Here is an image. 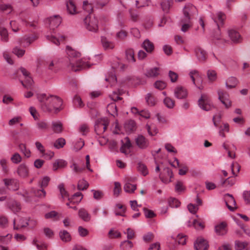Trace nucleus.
Here are the masks:
<instances>
[{
	"label": "nucleus",
	"instance_id": "nucleus-1",
	"mask_svg": "<svg viewBox=\"0 0 250 250\" xmlns=\"http://www.w3.org/2000/svg\"><path fill=\"white\" fill-rule=\"evenodd\" d=\"M38 99L41 103L42 109L44 112L57 113L62 109V101L58 96L42 94L38 96Z\"/></svg>",
	"mask_w": 250,
	"mask_h": 250
},
{
	"label": "nucleus",
	"instance_id": "nucleus-2",
	"mask_svg": "<svg viewBox=\"0 0 250 250\" xmlns=\"http://www.w3.org/2000/svg\"><path fill=\"white\" fill-rule=\"evenodd\" d=\"M66 52L69 60L67 67L72 71L76 72L90 67V64L83 60L77 59L81 56L80 52L68 46L66 48Z\"/></svg>",
	"mask_w": 250,
	"mask_h": 250
},
{
	"label": "nucleus",
	"instance_id": "nucleus-3",
	"mask_svg": "<svg viewBox=\"0 0 250 250\" xmlns=\"http://www.w3.org/2000/svg\"><path fill=\"white\" fill-rule=\"evenodd\" d=\"M85 28L89 31L96 32L98 30V21L92 15H88L84 19Z\"/></svg>",
	"mask_w": 250,
	"mask_h": 250
},
{
	"label": "nucleus",
	"instance_id": "nucleus-4",
	"mask_svg": "<svg viewBox=\"0 0 250 250\" xmlns=\"http://www.w3.org/2000/svg\"><path fill=\"white\" fill-rule=\"evenodd\" d=\"M109 125V121L107 117L98 119L95 124V131L97 134L101 135L103 133Z\"/></svg>",
	"mask_w": 250,
	"mask_h": 250
},
{
	"label": "nucleus",
	"instance_id": "nucleus-5",
	"mask_svg": "<svg viewBox=\"0 0 250 250\" xmlns=\"http://www.w3.org/2000/svg\"><path fill=\"white\" fill-rule=\"evenodd\" d=\"M225 16L221 13L218 12L216 14V17H214L213 20L217 25V29L213 34V38L214 40H220L222 39L219 27L220 24H222L224 20Z\"/></svg>",
	"mask_w": 250,
	"mask_h": 250
},
{
	"label": "nucleus",
	"instance_id": "nucleus-6",
	"mask_svg": "<svg viewBox=\"0 0 250 250\" xmlns=\"http://www.w3.org/2000/svg\"><path fill=\"white\" fill-rule=\"evenodd\" d=\"M198 105L201 108L205 111L210 110L213 107L208 96L206 94L201 95L198 100Z\"/></svg>",
	"mask_w": 250,
	"mask_h": 250
},
{
	"label": "nucleus",
	"instance_id": "nucleus-7",
	"mask_svg": "<svg viewBox=\"0 0 250 250\" xmlns=\"http://www.w3.org/2000/svg\"><path fill=\"white\" fill-rule=\"evenodd\" d=\"M20 70L23 75L24 76V82L21 81L22 85L26 88H31L33 81L29 76L28 72L23 67H21Z\"/></svg>",
	"mask_w": 250,
	"mask_h": 250
},
{
	"label": "nucleus",
	"instance_id": "nucleus-8",
	"mask_svg": "<svg viewBox=\"0 0 250 250\" xmlns=\"http://www.w3.org/2000/svg\"><path fill=\"white\" fill-rule=\"evenodd\" d=\"M224 200L227 207L230 211H233L237 208L235 200L232 195L229 193L225 194Z\"/></svg>",
	"mask_w": 250,
	"mask_h": 250
},
{
	"label": "nucleus",
	"instance_id": "nucleus-9",
	"mask_svg": "<svg viewBox=\"0 0 250 250\" xmlns=\"http://www.w3.org/2000/svg\"><path fill=\"white\" fill-rule=\"evenodd\" d=\"M218 98L224 104L227 108H229L231 106V102L229 99V95L227 92L219 89L218 90Z\"/></svg>",
	"mask_w": 250,
	"mask_h": 250
},
{
	"label": "nucleus",
	"instance_id": "nucleus-10",
	"mask_svg": "<svg viewBox=\"0 0 250 250\" xmlns=\"http://www.w3.org/2000/svg\"><path fill=\"white\" fill-rule=\"evenodd\" d=\"M208 247V242L202 238H198L194 244L195 250H207Z\"/></svg>",
	"mask_w": 250,
	"mask_h": 250
},
{
	"label": "nucleus",
	"instance_id": "nucleus-11",
	"mask_svg": "<svg viewBox=\"0 0 250 250\" xmlns=\"http://www.w3.org/2000/svg\"><path fill=\"white\" fill-rule=\"evenodd\" d=\"M135 142L137 146L141 149H145L149 146V141L144 136L139 135L135 139Z\"/></svg>",
	"mask_w": 250,
	"mask_h": 250
},
{
	"label": "nucleus",
	"instance_id": "nucleus-12",
	"mask_svg": "<svg viewBox=\"0 0 250 250\" xmlns=\"http://www.w3.org/2000/svg\"><path fill=\"white\" fill-rule=\"evenodd\" d=\"M49 27L51 29H54L61 24L62 19L59 15L50 17L48 19Z\"/></svg>",
	"mask_w": 250,
	"mask_h": 250
},
{
	"label": "nucleus",
	"instance_id": "nucleus-13",
	"mask_svg": "<svg viewBox=\"0 0 250 250\" xmlns=\"http://www.w3.org/2000/svg\"><path fill=\"white\" fill-rule=\"evenodd\" d=\"M229 36L231 41L235 43H238L242 42V38L240 34L236 30L231 29L228 31Z\"/></svg>",
	"mask_w": 250,
	"mask_h": 250
},
{
	"label": "nucleus",
	"instance_id": "nucleus-14",
	"mask_svg": "<svg viewBox=\"0 0 250 250\" xmlns=\"http://www.w3.org/2000/svg\"><path fill=\"white\" fill-rule=\"evenodd\" d=\"M46 39L56 45H59L61 42H63L65 39V36L63 35H58L57 36L51 35H47Z\"/></svg>",
	"mask_w": 250,
	"mask_h": 250
},
{
	"label": "nucleus",
	"instance_id": "nucleus-15",
	"mask_svg": "<svg viewBox=\"0 0 250 250\" xmlns=\"http://www.w3.org/2000/svg\"><path fill=\"white\" fill-rule=\"evenodd\" d=\"M174 93L175 97L179 99L186 98L188 95L187 90L181 86L176 87Z\"/></svg>",
	"mask_w": 250,
	"mask_h": 250
},
{
	"label": "nucleus",
	"instance_id": "nucleus-16",
	"mask_svg": "<svg viewBox=\"0 0 250 250\" xmlns=\"http://www.w3.org/2000/svg\"><path fill=\"white\" fill-rule=\"evenodd\" d=\"M197 13V10L196 7L191 3L187 4L183 9V14H187L191 17Z\"/></svg>",
	"mask_w": 250,
	"mask_h": 250
},
{
	"label": "nucleus",
	"instance_id": "nucleus-17",
	"mask_svg": "<svg viewBox=\"0 0 250 250\" xmlns=\"http://www.w3.org/2000/svg\"><path fill=\"white\" fill-rule=\"evenodd\" d=\"M17 172L21 177L26 178L28 176L29 168L25 164H21L18 167Z\"/></svg>",
	"mask_w": 250,
	"mask_h": 250
},
{
	"label": "nucleus",
	"instance_id": "nucleus-18",
	"mask_svg": "<svg viewBox=\"0 0 250 250\" xmlns=\"http://www.w3.org/2000/svg\"><path fill=\"white\" fill-rule=\"evenodd\" d=\"M164 171L165 172V176L160 177V179L163 183L167 184L171 181V179L173 176V172L168 167L165 168Z\"/></svg>",
	"mask_w": 250,
	"mask_h": 250
},
{
	"label": "nucleus",
	"instance_id": "nucleus-19",
	"mask_svg": "<svg viewBox=\"0 0 250 250\" xmlns=\"http://www.w3.org/2000/svg\"><path fill=\"white\" fill-rule=\"evenodd\" d=\"M227 224L225 222H222L216 225L215 227V230L216 234L218 235H224L227 233Z\"/></svg>",
	"mask_w": 250,
	"mask_h": 250
},
{
	"label": "nucleus",
	"instance_id": "nucleus-20",
	"mask_svg": "<svg viewBox=\"0 0 250 250\" xmlns=\"http://www.w3.org/2000/svg\"><path fill=\"white\" fill-rule=\"evenodd\" d=\"M4 184L10 190H16L18 189L19 186L16 180L12 179L3 180Z\"/></svg>",
	"mask_w": 250,
	"mask_h": 250
},
{
	"label": "nucleus",
	"instance_id": "nucleus-21",
	"mask_svg": "<svg viewBox=\"0 0 250 250\" xmlns=\"http://www.w3.org/2000/svg\"><path fill=\"white\" fill-rule=\"evenodd\" d=\"M132 146V144L128 137H126L124 139V143H123L120 150L122 153L125 154H128L129 153V149Z\"/></svg>",
	"mask_w": 250,
	"mask_h": 250
},
{
	"label": "nucleus",
	"instance_id": "nucleus-22",
	"mask_svg": "<svg viewBox=\"0 0 250 250\" xmlns=\"http://www.w3.org/2000/svg\"><path fill=\"white\" fill-rule=\"evenodd\" d=\"M195 51L196 56L199 61L200 62H204L207 58V55L206 51L199 47L196 48Z\"/></svg>",
	"mask_w": 250,
	"mask_h": 250
},
{
	"label": "nucleus",
	"instance_id": "nucleus-23",
	"mask_svg": "<svg viewBox=\"0 0 250 250\" xmlns=\"http://www.w3.org/2000/svg\"><path fill=\"white\" fill-rule=\"evenodd\" d=\"M124 127L127 132L131 133L136 130V125L134 121L130 120L125 123Z\"/></svg>",
	"mask_w": 250,
	"mask_h": 250
},
{
	"label": "nucleus",
	"instance_id": "nucleus-24",
	"mask_svg": "<svg viewBox=\"0 0 250 250\" xmlns=\"http://www.w3.org/2000/svg\"><path fill=\"white\" fill-rule=\"evenodd\" d=\"M125 59L128 62L134 63L136 62L134 57V51L132 48H128L125 51Z\"/></svg>",
	"mask_w": 250,
	"mask_h": 250
},
{
	"label": "nucleus",
	"instance_id": "nucleus-25",
	"mask_svg": "<svg viewBox=\"0 0 250 250\" xmlns=\"http://www.w3.org/2000/svg\"><path fill=\"white\" fill-rule=\"evenodd\" d=\"M30 223H28V219L26 218H21L17 225H16V220L15 219L13 220L14 229H19L26 227Z\"/></svg>",
	"mask_w": 250,
	"mask_h": 250
},
{
	"label": "nucleus",
	"instance_id": "nucleus-26",
	"mask_svg": "<svg viewBox=\"0 0 250 250\" xmlns=\"http://www.w3.org/2000/svg\"><path fill=\"white\" fill-rule=\"evenodd\" d=\"M78 215L79 217L85 222H88L90 220V215L84 208H82L80 209L78 211Z\"/></svg>",
	"mask_w": 250,
	"mask_h": 250
},
{
	"label": "nucleus",
	"instance_id": "nucleus-27",
	"mask_svg": "<svg viewBox=\"0 0 250 250\" xmlns=\"http://www.w3.org/2000/svg\"><path fill=\"white\" fill-rule=\"evenodd\" d=\"M37 37L36 36L30 37H24V38L20 41V43L24 47L29 45L32 42H34Z\"/></svg>",
	"mask_w": 250,
	"mask_h": 250
},
{
	"label": "nucleus",
	"instance_id": "nucleus-28",
	"mask_svg": "<svg viewBox=\"0 0 250 250\" xmlns=\"http://www.w3.org/2000/svg\"><path fill=\"white\" fill-rule=\"evenodd\" d=\"M238 83V80L233 77L229 78L226 82V86L227 88L231 89L235 87Z\"/></svg>",
	"mask_w": 250,
	"mask_h": 250
},
{
	"label": "nucleus",
	"instance_id": "nucleus-29",
	"mask_svg": "<svg viewBox=\"0 0 250 250\" xmlns=\"http://www.w3.org/2000/svg\"><path fill=\"white\" fill-rule=\"evenodd\" d=\"M159 75V68L154 67L146 70L145 75L147 77H155Z\"/></svg>",
	"mask_w": 250,
	"mask_h": 250
},
{
	"label": "nucleus",
	"instance_id": "nucleus-30",
	"mask_svg": "<svg viewBox=\"0 0 250 250\" xmlns=\"http://www.w3.org/2000/svg\"><path fill=\"white\" fill-rule=\"evenodd\" d=\"M142 47L148 53L152 52L154 48L153 43L147 39L144 41Z\"/></svg>",
	"mask_w": 250,
	"mask_h": 250
},
{
	"label": "nucleus",
	"instance_id": "nucleus-31",
	"mask_svg": "<svg viewBox=\"0 0 250 250\" xmlns=\"http://www.w3.org/2000/svg\"><path fill=\"white\" fill-rule=\"evenodd\" d=\"M52 129L56 133H61L62 130V125L60 121H53L52 123Z\"/></svg>",
	"mask_w": 250,
	"mask_h": 250
},
{
	"label": "nucleus",
	"instance_id": "nucleus-32",
	"mask_svg": "<svg viewBox=\"0 0 250 250\" xmlns=\"http://www.w3.org/2000/svg\"><path fill=\"white\" fill-rule=\"evenodd\" d=\"M66 6L69 14L73 15L77 13L76 5L72 0H69L67 2Z\"/></svg>",
	"mask_w": 250,
	"mask_h": 250
},
{
	"label": "nucleus",
	"instance_id": "nucleus-33",
	"mask_svg": "<svg viewBox=\"0 0 250 250\" xmlns=\"http://www.w3.org/2000/svg\"><path fill=\"white\" fill-rule=\"evenodd\" d=\"M59 235L61 239L63 242H67L71 240V235L66 230H63L60 231Z\"/></svg>",
	"mask_w": 250,
	"mask_h": 250
},
{
	"label": "nucleus",
	"instance_id": "nucleus-34",
	"mask_svg": "<svg viewBox=\"0 0 250 250\" xmlns=\"http://www.w3.org/2000/svg\"><path fill=\"white\" fill-rule=\"evenodd\" d=\"M83 198V195L81 192H78L75 193L73 196L69 198L68 200L70 201L71 203H73L74 204H79L82 200Z\"/></svg>",
	"mask_w": 250,
	"mask_h": 250
},
{
	"label": "nucleus",
	"instance_id": "nucleus-35",
	"mask_svg": "<svg viewBox=\"0 0 250 250\" xmlns=\"http://www.w3.org/2000/svg\"><path fill=\"white\" fill-rule=\"evenodd\" d=\"M67 165V162L62 159L57 160L53 165V169L56 170L59 167H64Z\"/></svg>",
	"mask_w": 250,
	"mask_h": 250
},
{
	"label": "nucleus",
	"instance_id": "nucleus-36",
	"mask_svg": "<svg viewBox=\"0 0 250 250\" xmlns=\"http://www.w3.org/2000/svg\"><path fill=\"white\" fill-rule=\"evenodd\" d=\"M172 0H163L161 2V7L163 10L167 13L169 8L172 5Z\"/></svg>",
	"mask_w": 250,
	"mask_h": 250
},
{
	"label": "nucleus",
	"instance_id": "nucleus-37",
	"mask_svg": "<svg viewBox=\"0 0 250 250\" xmlns=\"http://www.w3.org/2000/svg\"><path fill=\"white\" fill-rule=\"evenodd\" d=\"M9 208L14 212L19 211L21 209V205L19 203L15 201L10 202L8 204Z\"/></svg>",
	"mask_w": 250,
	"mask_h": 250
},
{
	"label": "nucleus",
	"instance_id": "nucleus-38",
	"mask_svg": "<svg viewBox=\"0 0 250 250\" xmlns=\"http://www.w3.org/2000/svg\"><path fill=\"white\" fill-rule=\"evenodd\" d=\"M83 9L88 13V15H92L91 13L93 11V7L91 3L88 0H84L83 1Z\"/></svg>",
	"mask_w": 250,
	"mask_h": 250
},
{
	"label": "nucleus",
	"instance_id": "nucleus-39",
	"mask_svg": "<svg viewBox=\"0 0 250 250\" xmlns=\"http://www.w3.org/2000/svg\"><path fill=\"white\" fill-rule=\"evenodd\" d=\"M248 245L247 242H242L239 240H236L234 242V248L235 250H243Z\"/></svg>",
	"mask_w": 250,
	"mask_h": 250
},
{
	"label": "nucleus",
	"instance_id": "nucleus-40",
	"mask_svg": "<svg viewBox=\"0 0 250 250\" xmlns=\"http://www.w3.org/2000/svg\"><path fill=\"white\" fill-rule=\"evenodd\" d=\"M20 151L27 157L29 158L31 156V151L27 148L25 144H21L19 146Z\"/></svg>",
	"mask_w": 250,
	"mask_h": 250
},
{
	"label": "nucleus",
	"instance_id": "nucleus-41",
	"mask_svg": "<svg viewBox=\"0 0 250 250\" xmlns=\"http://www.w3.org/2000/svg\"><path fill=\"white\" fill-rule=\"evenodd\" d=\"M133 246L132 242L128 240L122 242L120 244V247L123 250H129L133 247Z\"/></svg>",
	"mask_w": 250,
	"mask_h": 250
},
{
	"label": "nucleus",
	"instance_id": "nucleus-42",
	"mask_svg": "<svg viewBox=\"0 0 250 250\" xmlns=\"http://www.w3.org/2000/svg\"><path fill=\"white\" fill-rule=\"evenodd\" d=\"M73 103L74 105L77 107L82 108L84 106V104L83 103L81 98L78 95L74 96L73 100Z\"/></svg>",
	"mask_w": 250,
	"mask_h": 250
},
{
	"label": "nucleus",
	"instance_id": "nucleus-43",
	"mask_svg": "<svg viewBox=\"0 0 250 250\" xmlns=\"http://www.w3.org/2000/svg\"><path fill=\"white\" fill-rule=\"evenodd\" d=\"M122 191L121 184L118 182L114 183V188L113 189V196L117 197Z\"/></svg>",
	"mask_w": 250,
	"mask_h": 250
},
{
	"label": "nucleus",
	"instance_id": "nucleus-44",
	"mask_svg": "<svg viewBox=\"0 0 250 250\" xmlns=\"http://www.w3.org/2000/svg\"><path fill=\"white\" fill-rule=\"evenodd\" d=\"M124 188L126 192L133 193L136 190V186L135 185L127 183L124 185Z\"/></svg>",
	"mask_w": 250,
	"mask_h": 250
},
{
	"label": "nucleus",
	"instance_id": "nucleus-45",
	"mask_svg": "<svg viewBox=\"0 0 250 250\" xmlns=\"http://www.w3.org/2000/svg\"><path fill=\"white\" fill-rule=\"evenodd\" d=\"M240 167V166L236 162L233 163L231 164V173L234 176H237V173L239 172Z\"/></svg>",
	"mask_w": 250,
	"mask_h": 250
},
{
	"label": "nucleus",
	"instance_id": "nucleus-46",
	"mask_svg": "<svg viewBox=\"0 0 250 250\" xmlns=\"http://www.w3.org/2000/svg\"><path fill=\"white\" fill-rule=\"evenodd\" d=\"M65 144V140L62 138L58 139L54 144V146L57 149H60L63 147Z\"/></svg>",
	"mask_w": 250,
	"mask_h": 250
},
{
	"label": "nucleus",
	"instance_id": "nucleus-47",
	"mask_svg": "<svg viewBox=\"0 0 250 250\" xmlns=\"http://www.w3.org/2000/svg\"><path fill=\"white\" fill-rule=\"evenodd\" d=\"M89 186L88 182L83 180H81L78 182V188L80 190H83L86 189Z\"/></svg>",
	"mask_w": 250,
	"mask_h": 250
},
{
	"label": "nucleus",
	"instance_id": "nucleus-48",
	"mask_svg": "<svg viewBox=\"0 0 250 250\" xmlns=\"http://www.w3.org/2000/svg\"><path fill=\"white\" fill-rule=\"evenodd\" d=\"M207 76L210 82H214L217 79V73L213 70H208L207 72Z\"/></svg>",
	"mask_w": 250,
	"mask_h": 250
},
{
	"label": "nucleus",
	"instance_id": "nucleus-49",
	"mask_svg": "<svg viewBox=\"0 0 250 250\" xmlns=\"http://www.w3.org/2000/svg\"><path fill=\"white\" fill-rule=\"evenodd\" d=\"M113 127V133L114 134H119L121 132V126L119 125L118 120L115 119V122L112 124Z\"/></svg>",
	"mask_w": 250,
	"mask_h": 250
},
{
	"label": "nucleus",
	"instance_id": "nucleus-50",
	"mask_svg": "<svg viewBox=\"0 0 250 250\" xmlns=\"http://www.w3.org/2000/svg\"><path fill=\"white\" fill-rule=\"evenodd\" d=\"M48 124L45 121H40L36 124L37 128L40 130H44L48 128Z\"/></svg>",
	"mask_w": 250,
	"mask_h": 250
},
{
	"label": "nucleus",
	"instance_id": "nucleus-51",
	"mask_svg": "<svg viewBox=\"0 0 250 250\" xmlns=\"http://www.w3.org/2000/svg\"><path fill=\"white\" fill-rule=\"evenodd\" d=\"M146 101L148 105L153 106L155 104L156 101L154 97L150 93H148L146 97Z\"/></svg>",
	"mask_w": 250,
	"mask_h": 250
},
{
	"label": "nucleus",
	"instance_id": "nucleus-52",
	"mask_svg": "<svg viewBox=\"0 0 250 250\" xmlns=\"http://www.w3.org/2000/svg\"><path fill=\"white\" fill-rule=\"evenodd\" d=\"M168 204L170 207L171 208H178L181 203L176 198H170L168 200Z\"/></svg>",
	"mask_w": 250,
	"mask_h": 250
},
{
	"label": "nucleus",
	"instance_id": "nucleus-53",
	"mask_svg": "<svg viewBox=\"0 0 250 250\" xmlns=\"http://www.w3.org/2000/svg\"><path fill=\"white\" fill-rule=\"evenodd\" d=\"M0 35L1 37V40L3 42L8 41V32L6 28L0 27Z\"/></svg>",
	"mask_w": 250,
	"mask_h": 250
},
{
	"label": "nucleus",
	"instance_id": "nucleus-54",
	"mask_svg": "<svg viewBox=\"0 0 250 250\" xmlns=\"http://www.w3.org/2000/svg\"><path fill=\"white\" fill-rule=\"evenodd\" d=\"M164 103L165 105L169 108H172L175 104L174 101L171 99L169 97H166L164 100Z\"/></svg>",
	"mask_w": 250,
	"mask_h": 250
},
{
	"label": "nucleus",
	"instance_id": "nucleus-55",
	"mask_svg": "<svg viewBox=\"0 0 250 250\" xmlns=\"http://www.w3.org/2000/svg\"><path fill=\"white\" fill-rule=\"evenodd\" d=\"M32 245L35 246L38 250H45L47 249V245L43 243L41 245L38 244V240L34 239L32 242Z\"/></svg>",
	"mask_w": 250,
	"mask_h": 250
},
{
	"label": "nucleus",
	"instance_id": "nucleus-56",
	"mask_svg": "<svg viewBox=\"0 0 250 250\" xmlns=\"http://www.w3.org/2000/svg\"><path fill=\"white\" fill-rule=\"evenodd\" d=\"M21 156L18 153H15L11 157V160L14 164H19L21 161Z\"/></svg>",
	"mask_w": 250,
	"mask_h": 250
},
{
	"label": "nucleus",
	"instance_id": "nucleus-57",
	"mask_svg": "<svg viewBox=\"0 0 250 250\" xmlns=\"http://www.w3.org/2000/svg\"><path fill=\"white\" fill-rule=\"evenodd\" d=\"M35 196L39 198H44L46 195V192L43 189H35L32 191Z\"/></svg>",
	"mask_w": 250,
	"mask_h": 250
},
{
	"label": "nucleus",
	"instance_id": "nucleus-58",
	"mask_svg": "<svg viewBox=\"0 0 250 250\" xmlns=\"http://www.w3.org/2000/svg\"><path fill=\"white\" fill-rule=\"evenodd\" d=\"M138 170L144 175L146 176L148 173L146 167L144 164L139 163L138 166Z\"/></svg>",
	"mask_w": 250,
	"mask_h": 250
},
{
	"label": "nucleus",
	"instance_id": "nucleus-59",
	"mask_svg": "<svg viewBox=\"0 0 250 250\" xmlns=\"http://www.w3.org/2000/svg\"><path fill=\"white\" fill-rule=\"evenodd\" d=\"M116 207L121 209V211H118L117 210H115V213L116 215H121V216H124V214L125 212V207L122 204H117L116 205Z\"/></svg>",
	"mask_w": 250,
	"mask_h": 250
},
{
	"label": "nucleus",
	"instance_id": "nucleus-60",
	"mask_svg": "<svg viewBox=\"0 0 250 250\" xmlns=\"http://www.w3.org/2000/svg\"><path fill=\"white\" fill-rule=\"evenodd\" d=\"M91 191L93 193V198L97 200H100L104 196V193L101 191L92 189Z\"/></svg>",
	"mask_w": 250,
	"mask_h": 250
},
{
	"label": "nucleus",
	"instance_id": "nucleus-61",
	"mask_svg": "<svg viewBox=\"0 0 250 250\" xmlns=\"http://www.w3.org/2000/svg\"><path fill=\"white\" fill-rule=\"evenodd\" d=\"M58 188L60 190L61 197L62 199H64L68 196L67 192L65 191L63 184H60Z\"/></svg>",
	"mask_w": 250,
	"mask_h": 250
},
{
	"label": "nucleus",
	"instance_id": "nucleus-62",
	"mask_svg": "<svg viewBox=\"0 0 250 250\" xmlns=\"http://www.w3.org/2000/svg\"><path fill=\"white\" fill-rule=\"evenodd\" d=\"M0 10L7 13H10L12 11V7L9 4H1L0 5Z\"/></svg>",
	"mask_w": 250,
	"mask_h": 250
},
{
	"label": "nucleus",
	"instance_id": "nucleus-63",
	"mask_svg": "<svg viewBox=\"0 0 250 250\" xmlns=\"http://www.w3.org/2000/svg\"><path fill=\"white\" fill-rule=\"evenodd\" d=\"M13 53L18 57H21L24 54L25 50L16 47L13 49Z\"/></svg>",
	"mask_w": 250,
	"mask_h": 250
},
{
	"label": "nucleus",
	"instance_id": "nucleus-64",
	"mask_svg": "<svg viewBox=\"0 0 250 250\" xmlns=\"http://www.w3.org/2000/svg\"><path fill=\"white\" fill-rule=\"evenodd\" d=\"M70 168L74 172L77 173L83 172L84 169V168L79 167L76 163H73V164L70 166Z\"/></svg>",
	"mask_w": 250,
	"mask_h": 250
}]
</instances>
